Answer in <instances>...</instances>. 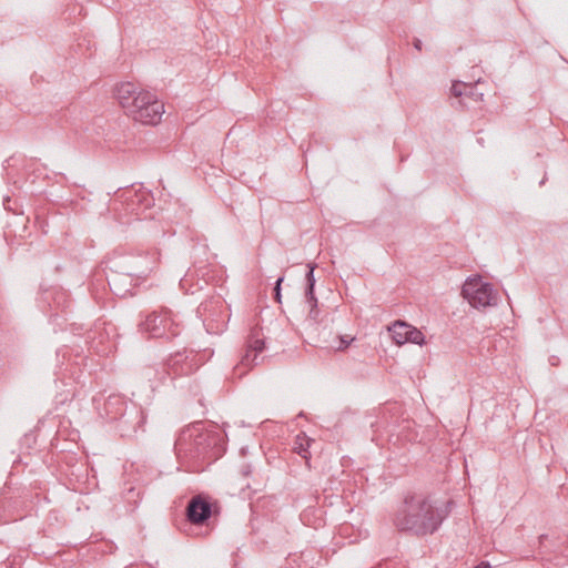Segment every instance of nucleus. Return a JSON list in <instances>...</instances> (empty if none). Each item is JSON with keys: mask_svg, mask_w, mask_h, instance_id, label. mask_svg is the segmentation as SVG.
<instances>
[{"mask_svg": "<svg viewBox=\"0 0 568 568\" xmlns=\"http://www.w3.org/2000/svg\"><path fill=\"white\" fill-rule=\"evenodd\" d=\"M450 501L437 503L423 495H407L393 517L394 526L416 537L434 535L450 513Z\"/></svg>", "mask_w": 568, "mask_h": 568, "instance_id": "f257e3e1", "label": "nucleus"}, {"mask_svg": "<svg viewBox=\"0 0 568 568\" xmlns=\"http://www.w3.org/2000/svg\"><path fill=\"white\" fill-rule=\"evenodd\" d=\"M174 449L179 458L210 464L224 454V437L220 432L205 430L203 425L197 423L180 433Z\"/></svg>", "mask_w": 568, "mask_h": 568, "instance_id": "f03ea898", "label": "nucleus"}, {"mask_svg": "<svg viewBox=\"0 0 568 568\" xmlns=\"http://www.w3.org/2000/svg\"><path fill=\"white\" fill-rule=\"evenodd\" d=\"M115 98L125 114L142 124L159 123L164 112V104L154 94L140 90L132 82L116 85Z\"/></svg>", "mask_w": 568, "mask_h": 568, "instance_id": "7ed1b4c3", "label": "nucleus"}, {"mask_svg": "<svg viewBox=\"0 0 568 568\" xmlns=\"http://www.w3.org/2000/svg\"><path fill=\"white\" fill-rule=\"evenodd\" d=\"M154 204L152 194L143 186L135 187L132 185L125 189L112 201L111 209L118 221L122 224L131 222V217L135 220L146 219L144 213Z\"/></svg>", "mask_w": 568, "mask_h": 568, "instance_id": "20e7f679", "label": "nucleus"}, {"mask_svg": "<svg viewBox=\"0 0 568 568\" xmlns=\"http://www.w3.org/2000/svg\"><path fill=\"white\" fill-rule=\"evenodd\" d=\"M140 327L152 338L171 339L181 332L180 324L173 318L169 310L150 313L140 324Z\"/></svg>", "mask_w": 568, "mask_h": 568, "instance_id": "39448f33", "label": "nucleus"}, {"mask_svg": "<svg viewBox=\"0 0 568 568\" xmlns=\"http://www.w3.org/2000/svg\"><path fill=\"white\" fill-rule=\"evenodd\" d=\"M159 258L158 252L130 254L114 262L115 268L126 272L135 281L146 277L155 267Z\"/></svg>", "mask_w": 568, "mask_h": 568, "instance_id": "423d86ee", "label": "nucleus"}, {"mask_svg": "<svg viewBox=\"0 0 568 568\" xmlns=\"http://www.w3.org/2000/svg\"><path fill=\"white\" fill-rule=\"evenodd\" d=\"M462 294L476 308L496 305L498 300L493 285L480 278L467 280L463 285Z\"/></svg>", "mask_w": 568, "mask_h": 568, "instance_id": "0eeeda50", "label": "nucleus"}, {"mask_svg": "<svg viewBox=\"0 0 568 568\" xmlns=\"http://www.w3.org/2000/svg\"><path fill=\"white\" fill-rule=\"evenodd\" d=\"M224 302L221 297L204 301L197 307V314L210 334H216L224 327Z\"/></svg>", "mask_w": 568, "mask_h": 568, "instance_id": "6e6552de", "label": "nucleus"}, {"mask_svg": "<svg viewBox=\"0 0 568 568\" xmlns=\"http://www.w3.org/2000/svg\"><path fill=\"white\" fill-rule=\"evenodd\" d=\"M265 343L260 338L255 332H252L247 342L244 355H242L240 363L233 368V376L242 378L247 372L257 365L258 356L264 351Z\"/></svg>", "mask_w": 568, "mask_h": 568, "instance_id": "1a4fd4ad", "label": "nucleus"}, {"mask_svg": "<svg viewBox=\"0 0 568 568\" xmlns=\"http://www.w3.org/2000/svg\"><path fill=\"white\" fill-rule=\"evenodd\" d=\"M196 369L197 364L195 363V355L193 353H187L186 351L178 352L166 359L163 365L161 379H163L165 375L171 378L190 375Z\"/></svg>", "mask_w": 568, "mask_h": 568, "instance_id": "9d476101", "label": "nucleus"}, {"mask_svg": "<svg viewBox=\"0 0 568 568\" xmlns=\"http://www.w3.org/2000/svg\"><path fill=\"white\" fill-rule=\"evenodd\" d=\"M212 504L203 495L190 499L186 506V518L193 525H203L212 516Z\"/></svg>", "mask_w": 568, "mask_h": 568, "instance_id": "9b49d317", "label": "nucleus"}, {"mask_svg": "<svg viewBox=\"0 0 568 568\" xmlns=\"http://www.w3.org/2000/svg\"><path fill=\"white\" fill-rule=\"evenodd\" d=\"M388 329L392 333L393 341L397 345L405 343L422 345L425 342L424 334L406 322L396 321Z\"/></svg>", "mask_w": 568, "mask_h": 568, "instance_id": "f8f14e48", "label": "nucleus"}, {"mask_svg": "<svg viewBox=\"0 0 568 568\" xmlns=\"http://www.w3.org/2000/svg\"><path fill=\"white\" fill-rule=\"evenodd\" d=\"M110 290L118 296H125L131 293L134 286V281L131 275L119 268L111 270V273L106 277Z\"/></svg>", "mask_w": 568, "mask_h": 568, "instance_id": "ddd939ff", "label": "nucleus"}, {"mask_svg": "<svg viewBox=\"0 0 568 568\" xmlns=\"http://www.w3.org/2000/svg\"><path fill=\"white\" fill-rule=\"evenodd\" d=\"M145 423V415L142 409L132 408L130 410H125L119 420V429L122 432V436H130V432L126 428L128 424L133 425V433H136L138 429H142Z\"/></svg>", "mask_w": 568, "mask_h": 568, "instance_id": "4468645a", "label": "nucleus"}, {"mask_svg": "<svg viewBox=\"0 0 568 568\" xmlns=\"http://www.w3.org/2000/svg\"><path fill=\"white\" fill-rule=\"evenodd\" d=\"M307 266H308V271L305 275V280H306L305 298H306V302L311 306L310 316L312 318H316V316H317V311H316L317 298L315 297V294H314V286H315L314 270H315L316 265L310 263Z\"/></svg>", "mask_w": 568, "mask_h": 568, "instance_id": "2eb2a0df", "label": "nucleus"}, {"mask_svg": "<svg viewBox=\"0 0 568 568\" xmlns=\"http://www.w3.org/2000/svg\"><path fill=\"white\" fill-rule=\"evenodd\" d=\"M452 94L457 98H469L474 101H478L483 99V93L476 91L475 85L464 83V82H455L452 85Z\"/></svg>", "mask_w": 568, "mask_h": 568, "instance_id": "dca6fc26", "label": "nucleus"}, {"mask_svg": "<svg viewBox=\"0 0 568 568\" xmlns=\"http://www.w3.org/2000/svg\"><path fill=\"white\" fill-rule=\"evenodd\" d=\"M57 294V297L54 298L57 304H58V307H62L63 310L68 307L67 303H68V295L65 292H62V291H59V292H55Z\"/></svg>", "mask_w": 568, "mask_h": 568, "instance_id": "f3484780", "label": "nucleus"}, {"mask_svg": "<svg viewBox=\"0 0 568 568\" xmlns=\"http://www.w3.org/2000/svg\"><path fill=\"white\" fill-rule=\"evenodd\" d=\"M354 341V337L348 338L347 336L339 337V346L337 351H344L348 347V345Z\"/></svg>", "mask_w": 568, "mask_h": 568, "instance_id": "a211bd4d", "label": "nucleus"}, {"mask_svg": "<svg viewBox=\"0 0 568 568\" xmlns=\"http://www.w3.org/2000/svg\"><path fill=\"white\" fill-rule=\"evenodd\" d=\"M283 282V277H278L275 287H274V297L277 302H281V283Z\"/></svg>", "mask_w": 568, "mask_h": 568, "instance_id": "6ab92c4d", "label": "nucleus"}, {"mask_svg": "<svg viewBox=\"0 0 568 568\" xmlns=\"http://www.w3.org/2000/svg\"><path fill=\"white\" fill-rule=\"evenodd\" d=\"M295 452L303 458H306V448H305V445L303 443H300L296 447H295Z\"/></svg>", "mask_w": 568, "mask_h": 568, "instance_id": "aec40b11", "label": "nucleus"}, {"mask_svg": "<svg viewBox=\"0 0 568 568\" xmlns=\"http://www.w3.org/2000/svg\"><path fill=\"white\" fill-rule=\"evenodd\" d=\"M252 473V467L250 465H243L241 467V474L244 476V477H247L250 474Z\"/></svg>", "mask_w": 568, "mask_h": 568, "instance_id": "412c9836", "label": "nucleus"}, {"mask_svg": "<svg viewBox=\"0 0 568 568\" xmlns=\"http://www.w3.org/2000/svg\"><path fill=\"white\" fill-rule=\"evenodd\" d=\"M153 373H158V371L152 367H149L144 371V376L151 381V376Z\"/></svg>", "mask_w": 568, "mask_h": 568, "instance_id": "4be33fe9", "label": "nucleus"}, {"mask_svg": "<svg viewBox=\"0 0 568 568\" xmlns=\"http://www.w3.org/2000/svg\"><path fill=\"white\" fill-rule=\"evenodd\" d=\"M474 568H491L490 564L488 561H480L477 566Z\"/></svg>", "mask_w": 568, "mask_h": 568, "instance_id": "5701e85b", "label": "nucleus"}, {"mask_svg": "<svg viewBox=\"0 0 568 568\" xmlns=\"http://www.w3.org/2000/svg\"><path fill=\"white\" fill-rule=\"evenodd\" d=\"M414 47L417 49V50H422V41L419 39H415L414 40Z\"/></svg>", "mask_w": 568, "mask_h": 568, "instance_id": "b1692460", "label": "nucleus"}, {"mask_svg": "<svg viewBox=\"0 0 568 568\" xmlns=\"http://www.w3.org/2000/svg\"><path fill=\"white\" fill-rule=\"evenodd\" d=\"M295 559H296L295 557H288L287 562H286L287 564L286 568H293L292 564L295 561Z\"/></svg>", "mask_w": 568, "mask_h": 568, "instance_id": "393cba45", "label": "nucleus"}, {"mask_svg": "<svg viewBox=\"0 0 568 568\" xmlns=\"http://www.w3.org/2000/svg\"><path fill=\"white\" fill-rule=\"evenodd\" d=\"M112 404V399L110 398L106 403V406L109 407Z\"/></svg>", "mask_w": 568, "mask_h": 568, "instance_id": "a878e982", "label": "nucleus"}]
</instances>
